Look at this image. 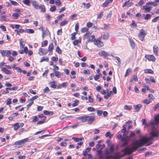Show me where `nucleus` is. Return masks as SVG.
<instances>
[{"label": "nucleus", "mask_w": 159, "mask_h": 159, "mask_svg": "<svg viewBox=\"0 0 159 159\" xmlns=\"http://www.w3.org/2000/svg\"><path fill=\"white\" fill-rule=\"evenodd\" d=\"M98 54L101 56L106 57L110 56V55L107 52L101 50L100 51L98 52Z\"/></svg>", "instance_id": "obj_9"}, {"label": "nucleus", "mask_w": 159, "mask_h": 159, "mask_svg": "<svg viewBox=\"0 0 159 159\" xmlns=\"http://www.w3.org/2000/svg\"><path fill=\"white\" fill-rule=\"evenodd\" d=\"M90 33L87 32L84 35V38L87 39L89 42H93L95 40L94 35L90 36Z\"/></svg>", "instance_id": "obj_6"}, {"label": "nucleus", "mask_w": 159, "mask_h": 159, "mask_svg": "<svg viewBox=\"0 0 159 159\" xmlns=\"http://www.w3.org/2000/svg\"><path fill=\"white\" fill-rule=\"evenodd\" d=\"M32 122H36L38 120L37 117L36 116H32Z\"/></svg>", "instance_id": "obj_40"}, {"label": "nucleus", "mask_w": 159, "mask_h": 159, "mask_svg": "<svg viewBox=\"0 0 159 159\" xmlns=\"http://www.w3.org/2000/svg\"><path fill=\"white\" fill-rule=\"evenodd\" d=\"M159 20V16L157 17L154 18H153L152 21L153 22H156L157 21H158Z\"/></svg>", "instance_id": "obj_52"}, {"label": "nucleus", "mask_w": 159, "mask_h": 159, "mask_svg": "<svg viewBox=\"0 0 159 159\" xmlns=\"http://www.w3.org/2000/svg\"><path fill=\"white\" fill-rule=\"evenodd\" d=\"M146 34L145 30L142 29L139 31V33L138 35V38L140 40L143 41Z\"/></svg>", "instance_id": "obj_5"}, {"label": "nucleus", "mask_w": 159, "mask_h": 159, "mask_svg": "<svg viewBox=\"0 0 159 159\" xmlns=\"http://www.w3.org/2000/svg\"><path fill=\"white\" fill-rule=\"evenodd\" d=\"M153 52L155 55H158V46L155 45L153 47Z\"/></svg>", "instance_id": "obj_17"}, {"label": "nucleus", "mask_w": 159, "mask_h": 159, "mask_svg": "<svg viewBox=\"0 0 159 159\" xmlns=\"http://www.w3.org/2000/svg\"><path fill=\"white\" fill-rule=\"evenodd\" d=\"M129 40L130 42L131 48L132 49H134L135 47V45L134 41L132 39L130 38H129Z\"/></svg>", "instance_id": "obj_18"}, {"label": "nucleus", "mask_w": 159, "mask_h": 159, "mask_svg": "<svg viewBox=\"0 0 159 159\" xmlns=\"http://www.w3.org/2000/svg\"><path fill=\"white\" fill-rule=\"evenodd\" d=\"M151 16V15L150 14H147L144 17V19L146 20H148L150 18Z\"/></svg>", "instance_id": "obj_47"}, {"label": "nucleus", "mask_w": 159, "mask_h": 159, "mask_svg": "<svg viewBox=\"0 0 159 159\" xmlns=\"http://www.w3.org/2000/svg\"><path fill=\"white\" fill-rule=\"evenodd\" d=\"M39 53L41 56L44 55L48 52L47 50L41 48L39 49Z\"/></svg>", "instance_id": "obj_13"}, {"label": "nucleus", "mask_w": 159, "mask_h": 159, "mask_svg": "<svg viewBox=\"0 0 159 159\" xmlns=\"http://www.w3.org/2000/svg\"><path fill=\"white\" fill-rule=\"evenodd\" d=\"M54 72L55 74V76L58 78H60L62 75V74L59 71H54Z\"/></svg>", "instance_id": "obj_24"}, {"label": "nucleus", "mask_w": 159, "mask_h": 159, "mask_svg": "<svg viewBox=\"0 0 159 159\" xmlns=\"http://www.w3.org/2000/svg\"><path fill=\"white\" fill-rule=\"evenodd\" d=\"M28 138H25L21 140L17 141L14 143V145H19V147L22 146L24 143L27 141Z\"/></svg>", "instance_id": "obj_7"}, {"label": "nucleus", "mask_w": 159, "mask_h": 159, "mask_svg": "<svg viewBox=\"0 0 159 159\" xmlns=\"http://www.w3.org/2000/svg\"><path fill=\"white\" fill-rule=\"evenodd\" d=\"M2 70L7 75H10L12 73L10 71L5 67H2Z\"/></svg>", "instance_id": "obj_15"}, {"label": "nucleus", "mask_w": 159, "mask_h": 159, "mask_svg": "<svg viewBox=\"0 0 159 159\" xmlns=\"http://www.w3.org/2000/svg\"><path fill=\"white\" fill-rule=\"evenodd\" d=\"M0 53L1 54L2 57L6 56L9 57L11 54V52L9 50H2L0 51Z\"/></svg>", "instance_id": "obj_8"}, {"label": "nucleus", "mask_w": 159, "mask_h": 159, "mask_svg": "<svg viewBox=\"0 0 159 159\" xmlns=\"http://www.w3.org/2000/svg\"><path fill=\"white\" fill-rule=\"evenodd\" d=\"M130 0H129L128 1L125 2L123 5L122 7H124L126 6H128V7L130 6L133 4V3L131 2L130 3H129V2Z\"/></svg>", "instance_id": "obj_21"}, {"label": "nucleus", "mask_w": 159, "mask_h": 159, "mask_svg": "<svg viewBox=\"0 0 159 159\" xmlns=\"http://www.w3.org/2000/svg\"><path fill=\"white\" fill-rule=\"evenodd\" d=\"M11 99L10 98H8L7 99L6 101V104L7 105H9L11 104Z\"/></svg>", "instance_id": "obj_53"}, {"label": "nucleus", "mask_w": 159, "mask_h": 159, "mask_svg": "<svg viewBox=\"0 0 159 159\" xmlns=\"http://www.w3.org/2000/svg\"><path fill=\"white\" fill-rule=\"evenodd\" d=\"M111 96L110 95V94L109 93V92H107V95H105L104 96V98H105L106 99H107L109 97H110Z\"/></svg>", "instance_id": "obj_55"}, {"label": "nucleus", "mask_w": 159, "mask_h": 159, "mask_svg": "<svg viewBox=\"0 0 159 159\" xmlns=\"http://www.w3.org/2000/svg\"><path fill=\"white\" fill-rule=\"evenodd\" d=\"M150 134L152 137H156L159 135V134L157 132H155L154 131H152L150 132Z\"/></svg>", "instance_id": "obj_22"}, {"label": "nucleus", "mask_w": 159, "mask_h": 159, "mask_svg": "<svg viewBox=\"0 0 159 159\" xmlns=\"http://www.w3.org/2000/svg\"><path fill=\"white\" fill-rule=\"evenodd\" d=\"M14 129L16 130H17L19 127H20V125H19L18 123H16V124H15L14 125Z\"/></svg>", "instance_id": "obj_45"}, {"label": "nucleus", "mask_w": 159, "mask_h": 159, "mask_svg": "<svg viewBox=\"0 0 159 159\" xmlns=\"http://www.w3.org/2000/svg\"><path fill=\"white\" fill-rule=\"evenodd\" d=\"M76 119L80 120L82 122H88V124H91L95 120V117L94 116L85 115L77 117Z\"/></svg>", "instance_id": "obj_2"}, {"label": "nucleus", "mask_w": 159, "mask_h": 159, "mask_svg": "<svg viewBox=\"0 0 159 159\" xmlns=\"http://www.w3.org/2000/svg\"><path fill=\"white\" fill-rule=\"evenodd\" d=\"M10 1L11 4L15 6H18L19 5V4L16 1H14L12 0H10Z\"/></svg>", "instance_id": "obj_34"}, {"label": "nucleus", "mask_w": 159, "mask_h": 159, "mask_svg": "<svg viewBox=\"0 0 159 159\" xmlns=\"http://www.w3.org/2000/svg\"><path fill=\"white\" fill-rule=\"evenodd\" d=\"M113 151V148L111 147L110 148V152L107 151L106 153V157L100 156L99 159H116V156H113L112 155Z\"/></svg>", "instance_id": "obj_3"}, {"label": "nucleus", "mask_w": 159, "mask_h": 159, "mask_svg": "<svg viewBox=\"0 0 159 159\" xmlns=\"http://www.w3.org/2000/svg\"><path fill=\"white\" fill-rule=\"evenodd\" d=\"M42 37L43 38H44L45 36V35L47 34L48 35L49 33V31L47 30L46 31H44L43 28H42Z\"/></svg>", "instance_id": "obj_19"}, {"label": "nucleus", "mask_w": 159, "mask_h": 159, "mask_svg": "<svg viewBox=\"0 0 159 159\" xmlns=\"http://www.w3.org/2000/svg\"><path fill=\"white\" fill-rule=\"evenodd\" d=\"M46 117H44V119H43L42 120L40 121L37 123V125L42 124L45 121V120L46 119Z\"/></svg>", "instance_id": "obj_42"}, {"label": "nucleus", "mask_w": 159, "mask_h": 159, "mask_svg": "<svg viewBox=\"0 0 159 159\" xmlns=\"http://www.w3.org/2000/svg\"><path fill=\"white\" fill-rule=\"evenodd\" d=\"M76 34V32H74L71 34V39L74 40L75 39V35Z\"/></svg>", "instance_id": "obj_49"}, {"label": "nucleus", "mask_w": 159, "mask_h": 159, "mask_svg": "<svg viewBox=\"0 0 159 159\" xmlns=\"http://www.w3.org/2000/svg\"><path fill=\"white\" fill-rule=\"evenodd\" d=\"M24 51L25 54H27L28 52V50L27 47H25L24 48Z\"/></svg>", "instance_id": "obj_64"}, {"label": "nucleus", "mask_w": 159, "mask_h": 159, "mask_svg": "<svg viewBox=\"0 0 159 159\" xmlns=\"http://www.w3.org/2000/svg\"><path fill=\"white\" fill-rule=\"evenodd\" d=\"M78 126V124H75L74 125H72V126H66L65 127H64L63 128V129H65L66 128H68V127H71L72 128H75L76 127H77Z\"/></svg>", "instance_id": "obj_36"}, {"label": "nucleus", "mask_w": 159, "mask_h": 159, "mask_svg": "<svg viewBox=\"0 0 159 159\" xmlns=\"http://www.w3.org/2000/svg\"><path fill=\"white\" fill-rule=\"evenodd\" d=\"M117 137L119 139H120L121 140H123L124 139V138L122 137L121 134H118L117 135Z\"/></svg>", "instance_id": "obj_54"}, {"label": "nucleus", "mask_w": 159, "mask_h": 159, "mask_svg": "<svg viewBox=\"0 0 159 159\" xmlns=\"http://www.w3.org/2000/svg\"><path fill=\"white\" fill-rule=\"evenodd\" d=\"M87 26L88 28L91 27L93 26V24L90 22H89L87 23Z\"/></svg>", "instance_id": "obj_56"}, {"label": "nucleus", "mask_w": 159, "mask_h": 159, "mask_svg": "<svg viewBox=\"0 0 159 159\" xmlns=\"http://www.w3.org/2000/svg\"><path fill=\"white\" fill-rule=\"evenodd\" d=\"M131 69L130 68H129V69H128L126 71V74L125 75V76L126 77V76H128V75H129L130 74H131Z\"/></svg>", "instance_id": "obj_33"}, {"label": "nucleus", "mask_w": 159, "mask_h": 159, "mask_svg": "<svg viewBox=\"0 0 159 159\" xmlns=\"http://www.w3.org/2000/svg\"><path fill=\"white\" fill-rule=\"evenodd\" d=\"M147 6L152 5L154 7L157 6L158 5V4L155 1L154 2H147L146 3Z\"/></svg>", "instance_id": "obj_14"}, {"label": "nucleus", "mask_w": 159, "mask_h": 159, "mask_svg": "<svg viewBox=\"0 0 159 159\" xmlns=\"http://www.w3.org/2000/svg\"><path fill=\"white\" fill-rule=\"evenodd\" d=\"M124 108L125 110H131L132 108V107L131 106L125 105Z\"/></svg>", "instance_id": "obj_37"}, {"label": "nucleus", "mask_w": 159, "mask_h": 159, "mask_svg": "<svg viewBox=\"0 0 159 159\" xmlns=\"http://www.w3.org/2000/svg\"><path fill=\"white\" fill-rule=\"evenodd\" d=\"M144 72L146 73H150L151 74H153L154 73L153 71L150 69H147L144 70Z\"/></svg>", "instance_id": "obj_30"}, {"label": "nucleus", "mask_w": 159, "mask_h": 159, "mask_svg": "<svg viewBox=\"0 0 159 159\" xmlns=\"http://www.w3.org/2000/svg\"><path fill=\"white\" fill-rule=\"evenodd\" d=\"M39 97L38 95H35L34 97H33L30 99V101L33 102V101L35 99H36Z\"/></svg>", "instance_id": "obj_51"}, {"label": "nucleus", "mask_w": 159, "mask_h": 159, "mask_svg": "<svg viewBox=\"0 0 159 159\" xmlns=\"http://www.w3.org/2000/svg\"><path fill=\"white\" fill-rule=\"evenodd\" d=\"M109 37V33L107 32L104 33L103 34V39L105 40H107L108 39Z\"/></svg>", "instance_id": "obj_23"}, {"label": "nucleus", "mask_w": 159, "mask_h": 159, "mask_svg": "<svg viewBox=\"0 0 159 159\" xmlns=\"http://www.w3.org/2000/svg\"><path fill=\"white\" fill-rule=\"evenodd\" d=\"M51 59L53 61H58V58L57 57H52L51 58Z\"/></svg>", "instance_id": "obj_61"}, {"label": "nucleus", "mask_w": 159, "mask_h": 159, "mask_svg": "<svg viewBox=\"0 0 159 159\" xmlns=\"http://www.w3.org/2000/svg\"><path fill=\"white\" fill-rule=\"evenodd\" d=\"M56 51L59 54H61L62 51L58 46H57L56 48Z\"/></svg>", "instance_id": "obj_39"}, {"label": "nucleus", "mask_w": 159, "mask_h": 159, "mask_svg": "<svg viewBox=\"0 0 159 159\" xmlns=\"http://www.w3.org/2000/svg\"><path fill=\"white\" fill-rule=\"evenodd\" d=\"M154 119H152L150 121V125L154 130L156 128L155 126L159 123V113L155 116Z\"/></svg>", "instance_id": "obj_4"}, {"label": "nucleus", "mask_w": 159, "mask_h": 159, "mask_svg": "<svg viewBox=\"0 0 159 159\" xmlns=\"http://www.w3.org/2000/svg\"><path fill=\"white\" fill-rule=\"evenodd\" d=\"M49 60V58L48 57H43L42 59L40 61V62H42L43 61H48Z\"/></svg>", "instance_id": "obj_32"}, {"label": "nucleus", "mask_w": 159, "mask_h": 159, "mask_svg": "<svg viewBox=\"0 0 159 159\" xmlns=\"http://www.w3.org/2000/svg\"><path fill=\"white\" fill-rule=\"evenodd\" d=\"M134 106L136 110V111L138 112L141 109L142 106L141 104H139L136 105H134Z\"/></svg>", "instance_id": "obj_20"}, {"label": "nucleus", "mask_w": 159, "mask_h": 159, "mask_svg": "<svg viewBox=\"0 0 159 159\" xmlns=\"http://www.w3.org/2000/svg\"><path fill=\"white\" fill-rule=\"evenodd\" d=\"M147 6L146 5L143 6V9L145 10V12H149L152 8L151 7H147Z\"/></svg>", "instance_id": "obj_16"}, {"label": "nucleus", "mask_w": 159, "mask_h": 159, "mask_svg": "<svg viewBox=\"0 0 159 159\" xmlns=\"http://www.w3.org/2000/svg\"><path fill=\"white\" fill-rule=\"evenodd\" d=\"M52 84L51 85V86L52 88H56V85L55 84V82L53 81L51 83Z\"/></svg>", "instance_id": "obj_60"}, {"label": "nucleus", "mask_w": 159, "mask_h": 159, "mask_svg": "<svg viewBox=\"0 0 159 159\" xmlns=\"http://www.w3.org/2000/svg\"><path fill=\"white\" fill-rule=\"evenodd\" d=\"M68 22V21L67 20H65L62 21H61L60 24V25L61 26H64L66 24H67Z\"/></svg>", "instance_id": "obj_25"}, {"label": "nucleus", "mask_w": 159, "mask_h": 159, "mask_svg": "<svg viewBox=\"0 0 159 159\" xmlns=\"http://www.w3.org/2000/svg\"><path fill=\"white\" fill-rule=\"evenodd\" d=\"M144 102L147 104H148L150 103L151 101L150 100H148V99H145L143 101Z\"/></svg>", "instance_id": "obj_59"}, {"label": "nucleus", "mask_w": 159, "mask_h": 159, "mask_svg": "<svg viewBox=\"0 0 159 159\" xmlns=\"http://www.w3.org/2000/svg\"><path fill=\"white\" fill-rule=\"evenodd\" d=\"M33 7L35 9L38 10L39 9V5L35 1H33L31 2Z\"/></svg>", "instance_id": "obj_11"}, {"label": "nucleus", "mask_w": 159, "mask_h": 159, "mask_svg": "<svg viewBox=\"0 0 159 159\" xmlns=\"http://www.w3.org/2000/svg\"><path fill=\"white\" fill-rule=\"evenodd\" d=\"M72 139H73L76 142H78L83 140L84 139V138H77L76 137H72Z\"/></svg>", "instance_id": "obj_27"}, {"label": "nucleus", "mask_w": 159, "mask_h": 159, "mask_svg": "<svg viewBox=\"0 0 159 159\" xmlns=\"http://www.w3.org/2000/svg\"><path fill=\"white\" fill-rule=\"evenodd\" d=\"M87 110L89 111L94 112V111L95 109L93 107H89L87 108Z\"/></svg>", "instance_id": "obj_46"}, {"label": "nucleus", "mask_w": 159, "mask_h": 159, "mask_svg": "<svg viewBox=\"0 0 159 159\" xmlns=\"http://www.w3.org/2000/svg\"><path fill=\"white\" fill-rule=\"evenodd\" d=\"M50 91V90L48 87H46L43 90V92L44 93H48Z\"/></svg>", "instance_id": "obj_43"}, {"label": "nucleus", "mask_w": 159, "mask_h": 159, "mask_svg": "<svg viewBox=\"0 0 159 159\" xmlns=\"http://www.w3.org/2000/svg\"><path fill=\"white\" fill-rule=\"evenodd\" d=\"M61 3V2L59 0H57L55 2V4L57 5L60 6Z\"/></svg>", "instance_id": "obj_63"}, {"label": "nucleus", "mask_w": 159, "mask_h": 159, "mask_svg": "<svg viewBox=\"0 0 159 159\" xmlns=\"http://www.w3.org/2000/svg\"><path fill=\"white\" fill-rule=\"evenodd\" d=\"M79 101L78 100H75L74 101V103L72 104L73 107H75L78 105Z\"/></svg>", "instance_id": "obj_48"}, {"label": "nucleus", "mask_w": 159, "mask_h": 159, "mask_svg": "<svg viewBox=\"0 0 159 159\" xmlns=\"http://www.w3.org/2000/svg\"><path fill=\"white\" fill-rule=\"evenodd\" d=\"M20 48H24L25 45V42L22 41V39L20 40Z\"/></svg>", "instance_id": "obj_31"}, {"label": "nucleus", "mask_w": 159, "mask_h": 159, "mask_svg": "<svg viewBox=\"0 0 159 159\" xmlns=\"http://www.w3.org/2000/svg\"><path fill=\"white\" fill-rule=\"evenodd\" d=\"M56 9V6H53L50 8V11L52 12H53L55 11Z\"/></svg>", "instance_id": "obj_62"}, {"label": "nucleus", "mask_w": 159, "mask_h": 159, "mask_svg": "<svg viewBox=\"0 0 159 159\" xmlns=\"http://www.w3.org/2000/svg\"><path fill=\"white\" fill-rule=\"evenodd\" d=\"M144 3V1L143 0H141L138 3V5L139 6H141Z\"/></svg>", "instance_id": "obj_58"}, {"label": "nucleus", "mask_w": 159, "mask_h": 159, "mask_svg": "<svg viewBox=\"0 0 159 159\" xmlns=\"http://www.w3.org/2000/svg\"><path fill=\"white\" fill-rule=\"evenodd\" d=\"M94 44L97 46L98 47H102L104 45L103 43L101 42L100 39H97L94 43Z\"/></svg>", "instance_id": "obj_12"}, {"label": "nucleus", "mask_w": 159, "mask_h": 159, "mask_svg": "<svg viewBox=\"0 0 159 159\" xmlns=\"http://www.w3.org/2000/svg\"><path fill=\"white\" fill-rule=\"evenodd\" d=\"M53 45L52 43H51L49 44L48 49V51H52V50L53 49Z\"/></svg>", "instance_id": "obj_28"}, {"label": "nucleus", "mask_w": 159, "mask_h": 159, "mask_svg": "<svg viewBox=\"0 0 159 159\" xmlns=\"http://www.w3.org/2000/svg\"><path fill=\"white\" fill-rule=\"evenodd\" d=\"M79 28V24L78 23H77L75 25V30L76 32L78 31Z\"/></svg>", "instance_id": "obj_57"}, {"label": "nucleus", "mask_w": 159, "mask_h": 159, "mask_svg": "<svg viewBox=\"0 0 159 159\" xmlns=\"http://www.w3.org/2000/svg\"><path fill=\"white\" fill-rule=\"evenodd\" d=\"M41 9V11L43 12H44L45 11V9L44 5L42 4H40L39 5V9Z\"/></svg>", "instance_id": "obj_29"}, {"label": "nucleus", "mask_w": 159, "mask_h": 159, "mask_svg": "<svg viewBox=\"0 0 159 159\" xmlns=\"http://www.w3.org/2000/svg\"><path fill=\"white\" fill-rule=\"evenodd\" d=\"M23 2L28 6L30 5V1L29 0H23Z\"/></svg>", "instance_id": "obj_26"}, {"label": "nucleus", "mask_w": 159, "mask_h": 159, "mask_svg": "<svg viewBox=\"0 0 159 159\" xmlns=\"http://www.w3.org/2000/svg\"><path fill=\"white\" fill-rule=\"evenodd\" d=\"M102 140H99L98 141V144L96 146V148L98 149L100 147H101V144H100V143L102 142Z\"/></svg>", "instance_id": "obj_50"}, {"label": "nucleus", "mask_w": 159, "mask_h": 159, "mask_svg": "<svg viewBox=\"0 0 159 159\" xmlns=\"http://www.w3.org/2000/svg\"><path fill=\"white\" fill-rule=\"evenodd\" d=\"M12 16L14 19H17L18 18L19 15L18 13H14L12 14Z\"/></svg>", "instance_id": "obj_35"}, {"label": "nucleus", "mask_w": 159, "mask_h": 159, "mask_svg": "<svg viewBox=\"0 0 159 159\" xmlns=\"http://www.w3.org/2000/svg\"><path fill=\"white\" fill-rule=\"evenodd\" d=\"M48 41L47 40H45L42 43V47H45L48 44Z\"/></svg>", "instance_id": "obj_38"}, {"label": "nucleus", "mask_w": 159, "mask_h": 159, "mask_svg": "<svg viewBox=\"0 0 159 159\" xmlns=\"http://www.w3.org/2000/svg\"><path fill=\"white\" fill-rule=\"evenodd\" d=\"M6 90H7V91H4L3 93V94H5L7 93H9V91H8V90H12L11 88H6Z\"/></svg>", "instance_id": "obj_44"}, {"label": "nucleus", "mask_w": 159, "mask_h": 159, "mask_svg": "<svg viewBox=\"0 0 159 159\" xmlns=\"http://www.w3.org/2000/svg\"><path fill=\"white\" fill-rule=\"evenodd\" d=\"M152 139V138L143 137L139 140L134 142L132 143V145L133 146L132 148H126L122 150V152H124L125 154H130L140 146L146 144H147V145H148L149 144H147V143Z\"/></svg>", "instance_id": "obj_1"}, {"label": "nucleus", "mask_w": 159, "mask_h": 159, "mask_svg": "<svg viewBox=\"0 0 159 159\" xmlns=\"http://www.w3.org/2000/svg\"><path fill=\"white\" fill-rule=\"evenodd\" d=\"M145 57L149 61H154L156 58L153 55H148L145 56Z\"/></svg>", "instance_id": "obj_10"}, {"label": "nucleus", "mask_w": 159, "mask_h": 159, "mask_svg": "<svg viewBox=\"0 0 159 159\" xmlns=\"http://www.w3.org/2000/svg\"><path fill=\"white\" fill-rule=\"evenodd\" d=\"M26 33L29 34H33L34 33V30L31 29H26Z\"/></svg>", "instance_id": "obj_41"}]
</instances>
